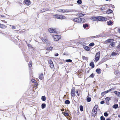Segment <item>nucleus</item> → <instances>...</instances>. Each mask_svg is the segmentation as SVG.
<instances>
[{
  "label": "nucleus",
  "instance_id": "nucleus-59",
  "mask_svg": "<svg viewBox=\"0 0 120 120\" xmlns=\"http://www.w3.org/2000/svg\"><path fill=\"white\" fill-rule=\"evenodd\" d=\"M118 93L117 96L119 97H120V92H118Z\"/></svg>",
  "mask_w": 120,
  "mask_h": 120
},
{
  "label": "nucleus",
  "instance_id": "nucleus-60",
  "mask_svg": "<svg viewBox=\"0 0 120 120\" xmlns=\"http://www.w3.org/2000/svg\"><path fill=\"white\" fill-rule=\"evenodd\" d=\"M105 9V8H101V10H104Z\"/></svg>",
  "mask_w": 120,
  "mask_h": 120
},
{
  "label": "nucleus",
  "instance_id": "nucleus-58",
  "mask_svg": "<svg viewBox=\"0 0 120 120\" xmlns=\"http://www.w3.org/2000/svg\"><path fill=\"white\" fill-rule=\"evenodd\" d=\"M42 40L44 41V42H45L46 43V41H47L46 39H43Z\"/></svg>",
  "mask_w": 120,
  "mask_h": 120
},
{
  "label": "nucleus",
  "instance_id": "nucleus-27",
  "mask_svg": "<svg viewBox=\"0 0 120 120\" xmlns=\"http://www.w3.org/2000/svg\"><path fill=\"white\" fill-rule=\"evenodd\" d=\"M53 48V47H52L50 46L49 47L46 48V49L50 51H51Z\"/></svg>",
  "mask_w": 120,
  "mask_h": 120
},
{
  "label": "nucleus",
  "instance_id": "nucleus-20",
  "mask_svg": "<svg viewBox=\"0 0 120 120\" xmlns=\"http://www.w3.org/2000/svg\"><path fill=\"white\" fill-rule=\"evenodd\" d=\"M97 16L95 17L94 16L92 17L91 18V19L93 21H97Z\"/></svg>",
  "mask_w": 120,
  "mask_h": 120
},
{
  "label": "nucleus",
  "instance_id": "nucleus-42",
  "mask_svg": "<svg viewBox=\"0 0 120 120\" xmlns=\"http://www.w3.org/2000/svg\"><path fill=\"white\" fill-rule=\"evenodd\" d=\"M104 115L105 117H107L108 116V114L107 112H105L104 113Z\"/></svg>",
  "mask_w": 120,
  "mask_h": 120
},
{
  "label": "nucleus",
  "instance_id": "nucleus-51",
  "mask_svg": "<svg viewBox=\"0 0 120 120\" xmlns=\"http://www.w3.org/2000/svg\"><path fill=\"white\" fill-rule=\"evenodd\" d=\"M114 93L116 95H118V92L117 91H115L114 92Z\"/></svg>",
  "mask_w": 120,
  "mask_h": 120
},
{
  "label": "nucleus",
  "instance_id": "nucleus-25",
  "mask_svg": "<svg viewBox=\"0 0 120 120\" xmlns=\"http://www.w3.org/2000/svg\"><path fill=\"white\" fill-rule=\"evenodd\" d=\"M46 105L45 103H42L41 105V108L42 109H44L46 107Z\"/></svg>",
  "mask_w": 120,
  "mask_h": 120
},
{
  "label": "nucleus",
  "instance_id": "nucleus-10",
  "mask_svg": "<svg viewBox=\"0 0 120 120\" xmlns=\"http://www.w3.org/2000/svg\"><path fill=\"white\" fill-rule=\"evenodd\" d=\"M111 97H106L105 98V99L106 101V103H107V102H109V100H111Z\"/></svg>",
  "mask_w": 120,
  "mask_h": 120
},
{
  "label": "nucleus",
  "instance_id": "nucleus-43",
  "mask_svg": "<svg viewBox=\"0 0 120 120\" xmlns=\"http://www.w3.org/2000/svg\"><path fill=\"white\" fill-rule=\"evenodd\" d=\"M5 26L4 25L1 24L0 23V27L1 28H3Z\"/></svg>",
  "mask_w": 120,
  "mask_h": 120
},
{
  "label": "nucleus",
  "instance_id": "nucleus-53",
  "mask_svg": "<svg viewBox=\"0 0 120 120\" xmlns=\"http://www.w3.org/2000/svg\"><path fill=\"white\" fill-rule=\"evenodd\" d=\"M76 93L77 94V95L78 96H79V95L78 93V90L76 91Z\"/></svg>",
  "mask_w": 120,
  "mask_h": 120
},
{
  "label": "nucleus",
  "instance_id": "nucleus-36",
  "mask_svg": "<svg viewBox=\"0 0 120 120\" xmlns=\"http://www.w3.org/2000/svg\"><path fill=\"white\" fill-rule=\"evenodd\" d=\"M77 3L79 4H81L82 3V1L81 0H78L77 1Z\"/></svg>",
  "mask_w": 120,
  "mask_h": 120
},
{
  "label": "nucleus",
  "instance_id": "nucleus-5",
  "mask_svg": "<svg viewBox=\"0 0 120 120\" xmlns=\"http://www.w3.org/2000/svg\"><path fill=\"white\" fill-rule=\"evenodd\" d=\"M48 30L49 32L53 33L55 34H57V32L56 31L55 29H53L52 28H49V29Z\"/></svg>",
  "mask_w": 120,
  "mask_h": 120
},
{
  "label": "nucleus",
  "instance_id": "nucleus-45",
  "mask_svg": "<svg viewBox=\"0 0 120 120\" xmlns=\"http://www.w3.org/2000/svg\"><path fill=\"white\" fill-rule=\"evenodd\" d=\"M100 119L101 120H105V118L103 116H101Z\"/></svg>",
  "mask_w": 120,
  "mask_h": 120
},
{
  "label": "nucleus",
  "instance_id": "nucleus-16",
  "mask_svg": "<svg viewBox=\"0 0 120 120\" xmlns=\"http://www.w3.org/2000/svg\"><path fill=\"white\" fill-rule=\"evenodd\" d=\"M96 71L98 74H100L101 73V69L100 68H98L96 70Z\"/></svg>",
  "mask_w": 120,
  "mask_h": 120
},
{
  "label": "nucleus",
  "instance_id": "nucleus-37",
  "mask_svg": "<svg viewBox=\"0 0 120 120\" xmlns=\"http://www.w3.org/2000/svg\"><path fill=\"white\" fill-rule=\"evenodd\" d=\"M63 113V115H64V116H69V114H68V113H66L65 112H64Z\"/></svg>",
  "mask_w": 120,
  "mask_h": 120
},
{
  "label": "nucleus",
  "instance_id": "nucleus-46",
  "mask_svg": "<svg viewBox=\"0 0 120 120\" xmlns=\"http://www.w3.org/2000/svg\"><path fill=\"white\" fill-rule=\"evenodd\" d=\"M115 73L116 75L118 76L119 74V72L118 71H115Z\"/></svg>",
  "mask_w": 120,
  "mask_h": 120
},
{
  "label": "nucleus",
  "instance_id": "nucleus-19",
  "mask_svg": "<svg viewBox=\"0 0 120 120\" xmlns=\"http://www.w3.org/2000/svg\"><path fill=\"white\" fill-rule=\"evenodd\" d=\"M44 75L42 73L40 75H39V79L41 80H42L44 78Z\"/></svg>",
  "mask_w": 120,
  "mask_h": 120
},
{
  "label": "nucleus",
  "instance_id": "nucleus-6",
  "mask_svg": "<svg viewBox=\"0 0 120 120\" xmlns=\"http://www.w3.org/2000/svg\"><path fill=\"white\" fill-rule=\"evenodd\" d=\"M73 20L74 21L77 22L78 23H81V20L80 18L78 17V18H75L73 19Z\"/></svg>",
  "mask_w": 120,
  "mask_h": 120
},
{
  "label": "nucleus",
  "instance_id": "nucleus-39",
  "mask_svg": "<svg viewBox=\"0 0 120 120\" xmlns=\"http://www.w3.org/2000/svg\"><path fill=\"white\" fill-rule=\"evenodd\" d=\"M65 61L67 62H71L72 61V60L71 59H67L66 60H65Z\"/></svg>",
  "mask_w": 120,
  "mask_h": 120
},
{
  "label": "nucleus",
  "instance_id": "nucleus-41",
  "mask_svg": "<svg viewBox=\"0 0 120 120\" xmlns=\"http://www.w3.org/2000/svg\"><path fill=\"white\" fill-rule=\"evenodd\" d=\"M82 58L83 60H88V58L85 57V56H82Z\"/></svg>",
  "mask_w": 120,
  "mask_h": 120
},
{
  "label": "nucleus",
  "instance_id": "nucleus-34",
  "mask_svg": "<svg viewBox=\"0 0 120 120\" xmlns=\"http://www.w3.org/2000/svg\"><path fill=\"white\" fill-rule=\"evenodd\" d=\"M79 108L80 110L81 111H82L83 110V107L81 105L80 106Z\"/></svg>",
  "mask_w": 120,
  "mask_h": 120
},
{
  "label": "nucleus",
  "instance_id": "nucleus-30",
  "mask_svg": "<svg viewBox=\"0 0 120 120\" xmlns=\"http://www.w3.org/2000/svg\"><path fill=\"white\" fill-rule=\"evenodd\" d=\"M29 64H28L29 67L30 68L32 67V62L31 61H30L29 62Z\"/></svg>",
  "mask_w": 120,
  "mask_h": 120
},
{
  "label": "nucleus",
  "instance_id": "nucleus-7",
  "mask_svg": "<svg viewBox=\"0 0 120 120\" xmlns=\"http://www.w3.org/2000/svg\"><path fill=\"white\" fill-rule=\"evenodd\" d=\"M112 89H111L106 91H105L102 92L101 94V96H104L105 94H106L108 93L109 92L111 91Z\"/></svg>",
  "mask_w": 120,
  "mask_h": 120
},
{
  "label": "nucleus",
  "instance_id": "nucleus-32",
  "mask_svg": "<svg viewBox=\"0 0 120 120\" xmlns=\"http://www.w3.org/2000/svg\"><path fill=\"white\" fill-rule=\"evenodd\" d=\"M115 44V42H112L111 43V44H110V45H111V46H112V47H114V46Z\"/></svg>",
  "mask_w": 120,
  "mask_h": 120
},
{
  "label": "nucleus",
  "instance_id": "nucleus-21",
  "mask_svg": "<svg viewBox=\"0 0 120 120\" xmlns=\"http://www.w3.org/2000/svg\"><path fill=\"white\" fill-rule=\"evenodd\" d=\"M81 23H83L86 22V20L83 18H81Z\"/></svg>",
  "mask_w": 120,
  "mask_h": 120
},
{
  "label": "nucleus",
  "instance_id": "nucleus-33",
  "mask_svg": "<svg viewBox=\"0 0 120 120\" xmlns=\"http://www.w3.org/2000/svg\"><path fill=\"white\" fill-rule=\"evenodd\" d=\"M78 16H79V17H82V16L85 15V14H84L81 13L78 14Z\"/></svg>",
  "mask_w": 120,
  "mask_h": 120
},
{
  "label": "nucleus",
  "instance_id": "nucleus-14",
  "mask_svg": "<svg viewBox=\"0 0 120 120\" xmlns=\"http://www.w3.org/2000/svg\"><path fill=\"white\" fill-rule=\"evenodd\" d=\"M112 108L115 109L118 108H119L118 105V104H114Z\"/></svg>",
  "mask_w": 120,
  "mask_h": 120
},
{
  "label": "nucleus",
  "instance_id": "nucleus-2",
  "mask_svg": "<svg viewBox=\"0 0 120 120\" xmlns=\"http://www.w3.org/2000/svg\"><path fill=\"white\" fill-rule=\"evenodd\" d=\"M100 57V52L99 51L96 53L95 56L94 61L95 62H97L99 60Z\"/></svg>",
  "mask_w": 120,
  "mask_h": 120
},
{
  "label": "nucleus",
  "instance_id": "nucleus-47",
  "mask_svg": "<svg viewBox=\"0 0 120 120\" xmlns=\"http://www.w3.org/2000/svg\"><path fill=\"white\" fill-rule=\"evenodd\" d=\"M106 18L107 19V20L109 19H112V17L108 16L107 18Z\"/></svg>",
  "mask_w": 120,
  "mask_h": 120
},
{
  "label": "nucleus",
  "instance_id": "nucleus-18",
  "mask_svg": "<svg viewBox=\"0 0 120 120\" xmlns=\"http://www.w3.org/2000/svg\"><path fill=\"white\" fill-rule=\"evenodd\" d=\"M90 66H91L92 68H93L94 67V63L93 62H91L90 64Z\"/></svg>",
  "mask_w": 120,
  "mask_h": 120
},
{
  "label": "nucleus",
  "instance_id": "nucleus-3",
  "mask_svg": "<svg viewBox=\"0 0 120 120\" xmlns=\"http://www.w3.org/2000/svg\"><path fill=\"white\" fill-rule=\"evenodd\" d=\"M55 37H54V38L55 39L54 41H57L59 40L61 38V36L59 35H54Z\"/></svg>",
  "mask_w": 120,
  "mask_h": 120
},
{
  "label": "nucleus",
  "instance_id": "nucleus-63",
  "mask_svg": "<svg viewBox=\"0 0 120 120\" xmlns=\"http://www.w3.org/2000/svg\"><path fill=\"white\" fill-rule=\"evenodd\" d=\"M111 4H107L106 5H107L109 7H110V6L111 7Z\"/></svg>",
  "mask_w": 120,
  "mask_h": 120
},
{
  "label": "nucleus",
  "instance_id": "nucleus-26",
  "mask_svg": "<svg viewBox=\"0 0 120 120\" xmlns=\"http://www.w3.org/2000/svg\"><path fill=\"white\" fill-rule=\"evenodd\" d=\"M70 103V101L68 100H66L65 101V103L66 104H69Z\"/></svg>",
  "mask_w": 120,
  "mask_h": 120
},
{
  "label": "nucleus",
  "instance_id": "nucleus-4",
  "mask_svg": "<svg viewBox=\"0 0 120 120\" xmlns=\"http://www.w3.org/2000/svg\"><path fill=\"white\" fill-rule=\"evenodd\" d=\"M75 88L74 87H73L71 90V97H74L75 96Z\"/></svg>",
  "mask_w": 120,
  "mask_h": 120
},
{
  "label": "nucleus",
  "instance_id": "nucleus-15",
  "mask_svg": "<svg viewBox=\"0 0 120 120\" xmlns=\"http://www.w3.org/2000/svg\"><path fill=\"white\" fill-rule=\"evenodd\" d=\"M116 51L118 52H120V43L117 47Z\"/></svg>",
  "mask_w": 120,
  "mask_h": 120
},
{
  "label": "nucleus",
  "instance_id": "nucleus-13",
  "mask_svg": "<svg viewBox=\"0 0 120 120\" xmlns=\"http://www.w3.org/2000/svg\"><path fill=\"white\" fill-rule=\"evenodd\" d=\"M57 11L59 12H61L62 13H64L66 12V11L65 9H60L57 10Z\"/></svg>",
  "mask_w": 120,
  "mask_h": 120
},
{
  "label": "nucleus",
  "instance_id": "nucleus-52",
  "mask_svg": "<svg viewBox=\"0 0 120 120\" xmlns=\"http://www.w3.org/2000/svg\"><path fill=\"white\" fill-rule=\"evenodd\" d=\"M105 102L104 101H101L100 102V103L101 104H103Z\"/></svg>",
  "mask_w": 120,
  "mask_h": 120
},
{
  "label": "nucleus",
  "instance_id": "nucleus-56",
  "mask_svg": "<svg viewBox=\"0 0 120 120\" xmlns=\"http://www.w3.org/2000/svg\"><path fill=\"white\" fill-rule=\"evenodd\" d=\"M27 45L28 47H31V45L30 44H28Z\"/></svg>",
  "mask_w": 120,
  "mask_h": 120
},
{
  "label": "nucleus",
  "instance_id": "nucleus-12",
  "mask_svg": "<svg viewBox=\"0 0 120 120\" xmlns=\"http://www.w3.org/2000/svg\"><path fill=\"white\" fill-rule=\"evenodd\" d=\"M113 12V11L110 9L107 10L106 12V13L107 14L112 13Z\"/></svg>",
  "mask_w": 120,
  "mask_h": 120
},
{
  "label": "nucleus",
  "instance_id": "nucleus-22",
  "mask_svg": "<svg viewBox=\"0 0 120 120\" xmlns=\"http://www.w3.org/2000/svg\"><path fill=\"white\" fill-rule=\"evenodd\" d=\"M117 54H118V53L115 52H112L111 54V55L112 56H116V55H117Z\"/></svg>",
  "mask_w": 120,
  "mask_h": 120
},
{
  "label": "nucleus",
  "instance_id": "nucleus-48",
  "mask_svg": "<svg viewBox=\"0 0 120 120\" xmlns=\"http://www.w3.org/2000/svg\"><path fill=\"white\" fill-rule=\"evenodd\" d=\"M45 11V8H43L41 10V12L43 13Z\"/></svg>",
  "mask_w": 120,
  "mask_h": 120
},
{
  "label": "nucleus",
  "instance_id": "nucleus-57",
  "mask_svg": "<svg viewBox=\"0 0 120 120\" xmlns=\"http://www.w3.org/2000/svg\"><path fill=\"white\" fill-rule=\"evenodd\" d=\"M98 106L97 105H96L94 107V109L95 108H96L97 109V108H98Z\"/></svg>",
  "mask_w": 120,
  "mask_h": 120
},
{
  "label": "nucleus",
  "instance_id": "nucleus-49",
  "mask_svg": "<svg viewBox=\"0 0 120 120\" xmlns=\"http://www.w3.org/2000/svg\"><path fill=\"white\" fill-rule=\"evenodd\" d=\"M96 36V38H99V37H101L102 36V35H101L100 34V35H97Z\"/></svg>",
  "mask_w": 120,
  "mask_h": 120
},
{
  "label": "nucleus",
  "instance_id": "nucleus-44",
  "mask_svg": "<svg viewBox=\"0 0 120 120\" xmlns=\"http://www.w3.org/2000/svg\"><path fill=\"white\" fill-rule=\"evenodd\" d=\"M50 64V67L51 68H53L54 67V65L53 63H52Z\"/></svg>",
  "mask_w": 120,
  "mask_h": 120
},
{
  "label": "nucleus",
  "instance_id": "nucleus-1",
  "mask_svg": "<svg viewBox=\"0 0 120 120\" xmlns=\"http://www.w3.org/2000/svg\"><path fill=\"white\" fill-rule=\"evenodd\" d=\"M98 21H105L107 20V19L106 17L101 16H97V18Z\"/></svg>",
  "mask_w": 120,
  "mask_h": 120
},
{
  "label": "nucleus",
  "instance_id": "nucleus-17",
  "mask_svg": "<svg viewBox=\"0 0 120 120\" xmlns=\"http://www.w3.org/2000/svg\"><path fill=\"white\" fill-rule=\"evenodd\" d=\"M84 48L87 51H89L90 49V48L88 46H85V47H84Z\"/></svg>",
  "mask_w": 120,
  "mask_h": 120
},
{
  "label": "nucleus",
  "instance_id": "nucleus-50",
  "mask_svg": "<svg viewBox=\"0 0 120 120\" xmlns=\"http://www.w3.org/2000/svg\"><path fill=\"white\" fill-rule=\"evenodd\" d=\"M52 61L51 60H50L49 61V63L50 64L53 63Z\"/></svg>",
  "mask_w": 120,
  "mask_h": 120
},
{
  "label": "nucleus",
  "instance_id": "nucleus-61",
  "mask_svg": "<svg viewBox=\"0 0 120 120\" xmlns=\"http://www.w3.org/2000/svg\"><path fill=\"white\" fill-rule=\"evenodd\" d=\"M59 55V54L58 53H56L55 54V56H57Z\"/></svg>",
  "mask_w": 120,
  "mask_h": 120
},
{
  "label": "nucleus",
  "instance_id": "nucleus-38",
  "mask_svg": "<svg viewBox=\"0 0 120 120\" xmlns=\"http://www.w3.org/2000/svg\"><path fill=\"white\" fill-rule=\"evenodd\" d=\"M94 45V43L93 42L90 43L89 44V46H92Z\"/></svg>",
  "mask_w": 120,
  "mask_h": 120
},
{
  "label": "nucleus",
  "instance_id": "nucleus-11",
  "mask_svg": "<svg viewBox=\"0 0 120 120\" xmlns=\"http://www.w3.org/2000/svg\"><path fill=\"white\" fill-rule=\"evenodd\" d=\"M92 116H96L97 115V112L96 111H94L92 110Z\"/></svg>",
  "mask_w": 120,
  "mask_h": 120
},
{
  "label": "nucleus",
  "instance_id": "nucleus-55",
  "mask_svg": "<svg viewBox=\"0 0 120 120\" xmlns=\"http://www.w3.org/2000/svg\"><path fill=\"white\" fill-rule=\"evenodd\" d=\"M16 27H15V26H12V29H16Z\"/></svg>",
  "mask_w": 120,
  "mask_h": 120
},
{
  "label": "nucleus",
  "instance_id": "nucleus-23",
  "mask_svg": "<svg viewBox=\"0 0 120 120\" xmlns=\"http://www.w3.org/2000/svg\"><path fill=\"white\" fill-rule=\"evenodd\" d=\"M59 16H60V19H65V16L61 15H60Z\"/></svg>",
  "mask_w": 120,
  "mask_h": 120
},
{
  "label": "nucleus",
  "instance_id": "nucleus-62",
  "mask_svg": "<svg viewBox=\"0 0 120 120\" xmlns=\"http://www.w3.org/2000/svg\"><path fill=\"white\" fill-rule=\"evenodd\" d=\"M65 10L66 11V12H69V10L66 9Z\"/></svg>",
  "mask_w": 120,
  "mask_h": 120
},
{
  "label": "nucleus",
  "instance_id": "nucleus-9",
  "mask_svg": "<svg viewBox=\"0 0 120 120\" xmlns=\"http://www.w3.org/2000/svg\"><path fill=\"white\" fill-rule=\"evenodd\" d=\"M107 24L109 26L112 25L113 24V22L111 20H109L107 22Z\"/></svg>",
  "mask_w": 120,
  "mask_h": 120
},
{
  "label": "nucleus",
  "instance_id": "nucleus-35",
  "mask_svg": "<svg viewBox=\"0 0 120 120\" xmlns=\"http://www.w3.org/2000/svg\"><path fill=\"white\" fill-rule=\"evenodd\" d=\"M111 39H109L105 41V42L107 43H110L111 42Z\"/></svg>",
  "mask_w": 120,
  "mask_h": 120
},
{
  "label": "nucleus",
  "instance_id": "nucleus-29",
  "mask_svg": "<svg viewBox=\"0 0 120 120\" xmlns=\"http://www.w3.org/2000/svg\"><path fill=\"white\" fill-rule=\"evenodd\" d=\"M41 100L43 101H45L46 100V97L45 96H42L41 98Z\"/></svg>",
  "mask_w": 120,
  "mask_h": 120
},
{
  "label": "nucleus",
  "instance_id": "nucleus-40",
  "mask_svg": "<svg viewBox=\"0 0 120 120\" xmlns=\"http://www.w3.org/2000/svg\"><path fill=\"white\" fill-rule=\"evenodd\" d=\"M94 76V75L93 73L91 74L89 76V77L90 78H93Z\"/></svg>",
  "mask_w": 120,
  "mask_h": 120
},
{
  "label": "nucleus",
  "instance_id": "nucleus-8",
  "mask_svg": "<svg viewBox=\"0 0 120 120\" xmlns=\"http://www.w3.org/2000/svg\"><path fill=\"white\" fill-rule=\"evenodd\" d=\"M24 2L27 5H30L31 3L30 0H24Z\"/></svg>",
  "mask_w": 120,
  "mask_h": 120
},
{
  "label": "nucleus",
  "instance_id": "nucleus-31",
  "mask_svg": "<svg viewBox=\"0 0 120 120\" xmlns=\"http://www.w3.org/2000/svg\"><path fill=\"white\" fill-rule=\"evenodd\" d=\"M59 15H60L56 14L55 15V17L58 19H60V16H59Z\"/></svg>",
  "mask_w": 120,
  "mask_h": 120
},
{
  "label": "nucleus",
  "instance_id": "nucleus-54",
  "mask_svg": "<svg viewBox=\"0 0 120 120\" xmlns=\"http://www.w3.org/2000/svg\"><path fill=\"white\" fill-rule=\"evenodd\" d=\"M31 81L32 83H34L36 81L34 79H32L31 80Z\"/></svg>",
  "mask_w": 120,
  "mask_h": 120
},
{
  "label": "nucleus",
  "instance_id": "nucleus-24",
  "mask_svg": "<svg viewBox=\"0 0 120 120\" xmlns=\"http://www.w3.org/2000/svg\"><path fill=\"white\" fill-rule=\"evenodd\" d=\"M89 25L87 23H85V24H84L83 25V27L84 28H85L86 27H88Z\"/></svg>",
  "mask_w": 120,
  "mask_h": 120
},
{
  "label": "nucleus",
  "instance_id": "nucleus-28",
  "mask_svg": "<svg viewBox=\"0 0 120 120\" xmlns=\"http://www.w3.org/2000/svg\"><path fill=\"white\" fill-rule=\"evenodd\" d=\"M91 101V98L90 97H87L86 101L88 102H89Z\"/></svg>",
  "mask_w": 120,
  "mask_h": 120
},
{
  "label": "nucleus",
  "instance_id": "nucleus-64",
  "mask_svg": "<svg viewBox=\"0 0 120 120\" xmlns=\"http://www.w3.org/2000/svg\"><path fill=\"white\" fill-rule=\"evenodd\" d=\"M45 11L50 10L49 9H48V8H45Z\"/></svg>",
  "mask_w": 120,
  "mask_h": 120
}]
</instances>
